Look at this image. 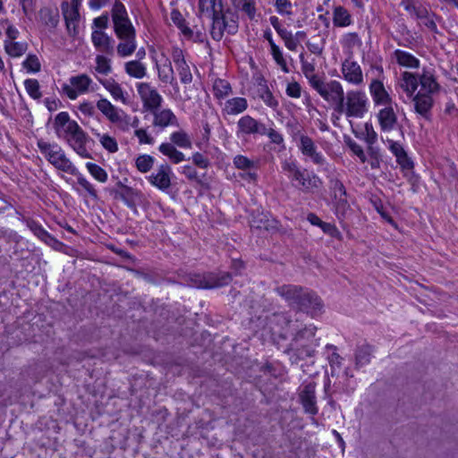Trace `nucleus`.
Returning a JSON list of instances; mask_svg holds the SVG:
<instances>
[{"instance_id":"1","label":"nucleus","mask_w":458,"mask_h":458,"mask_svg":"<svg viewBox=\"0 0 458 458\" xmlns=\"http://www.w3.org/2000/svg\"><path fill=\"white\" fill-rule=\"evenodd\" d=\"M316 331L317 327L311 324L296 330L289 344V351L294 352L300 360L314 356L319 344V339L315 337Z\"/></svg>"},{"instance_id":"2","label":"nucleus","mask_w":458,"mask_h":458,"mask_svg":"<svg viewBox=\"0 0 458 458\" xmlns=\"http://www.w3.org/2000/svg\"><path fill=\"white\" fill-rule=\"evenodd\" d=\"M282 170L287 174L292 184L303 192H311L321 184L318 176L315 174H310L306 170H301L294 160H284Z\"/></svg>"},{"instance_id":"3","label":"nucleus","mask_w":458,"mask_h":458,"mask_svg":"<svg viewBox=\"0 0 458 458\" xmlns=\"http://www.w3.org/2000/svg\"><path fill=\"white\" fill-rule=\"evenodd\" d=\"M369 99L366 93L360 89L348 90L344 95L335 112L344 114L347 118H362L368 112Z\"/></svg>"},{"instance_id":"4","label":"nucleus","mask_w":458,"mask_h":458,"mask_svg":"<svg viewBox=\"0 0 458 458\" xmlns=\"http://www.w3.org/2000/svg\"><path fill=\"white\" fill-rule=\"evenodd\" d=\"M37 145L40 152L55 168L70 174H78V169L66 157L59 145L51 144L43 140H38Z\"/></svg>"},{"instance_id":"5","label":"nucleus","mask_w":458,"mask_h":458,"mask_svg":"<svg viewBox=\"0 0 458 458\" xmlns=\"http://www.w3.org/2000/svg\"><path fill=\"white\" fill-rule=\"evenodd\" d=\"M212 14V28L211 37L216 41H220L225 31L228 34L233 35L238 31V23L233 19V15L229 12H224L223 7L217 8L216 11L211 13Z\"/></svg>"},{"instance_id":"6","label":"nucleus","mask_w":458,"mask_h":458,"mask_svg":"<svg viewBox=\"0 0 458 458\" xmlns=\"http://www.w3.org/2000/svg\"><path fill=\"white\" fill-rule=\"evenodd\" d=\"M316 92L335 109L343 99L344 90L343 85L335 80L327 81L322 77L311 87Z\"/></svg>"},{"instance_id":"7","label":"nucleus","mask_w":458,"mask_h":458,"mask_svg":"<svg viewBox=\"0 0 458 458\" xmlns=\"http://www.w3.org/2000/svg\"><path fill=\"white\" fill-rule=\"evenodd\" d=\"M232 281L228 272L193 274L190 276L189 284L200 289H213L225 286Z\"/></svg>"},{"instance_id":"8","label":"nucleus","mask_w":458,"mask_h":458,"mask_svg":"<svg viewBox=\"0 0 458 458\" xmlns=\"http://www.w3.org/2000/svg\"><path fill=\"white\" fill-rule=\"evenodd\" d=\"M112 20L114 33L118 38L136 36V30L128 17L125 6L122 3L116 2L114 4Z\"/></svg>"},{"instance_id":"9","label":"nucleus","mask_w":458,"mask_h":458,"mask_svg":"<svg viewBox=\"0 0 458 458\" xmlns=\"http://www.w3.org/2000/svg\"><path fill=\"white\" fill-rule=\"evenodd\" d=\"M265 132V123L250 114L242 116L237 122L236 136L238 139L247 140L250 136L264 135Z\"/></svg>"},{"instance_id":"10","label":"nucleus","mask_w":458,"mask_h":458,"mask_svg":"<svg viewBox=\"0 0 458 458\" xmlns=\"http://www.w3.org/2000/svg\"><path fill=\"white\" fill-rule=\"evenodd\" d=\"M137 91L143 104L145 111H155L161 106L163 102L162 96L148 82H140L137 84Z\"/></svg>"},{"instance_id":"11","label":"nucleus","mask_w":458,"mask_h":458,"mask_svg":"<svg viewBox=\"0 0 458 458\" xmlns=\"http://www.w3.org/2000/svg\"><path fill=\"white\" fill-rule=\"evenodd\" d=\"M296 146L306 160L318 166H325L327 164V158L310 136H301V142H298Z\"/></svg>"},{"instance_id":"12","label":"nucleus","mask_w":458,"mask_h":458,"mask_svg":"<svg viewBox=\"0 0 458 458\" xmlns=\"http://www.w3.org/2000/svg\"><path fill=\"white\" fill-rule=\"evenodd\" d=\"M54 126L59 135L63 133V137L66 142L68 139L75 137L83 131L76 121L70 119V115L67 112L57 114L54 121Z\"/></svg>"},{"instance_id":"13","label":"nucleus","mask_w":458,"mask_h":458,"mask_svg":"<svg viewBox=\"0 0 458 458\" xmlns=\"http://www.w3.org/2000/svg\"><path fill=\"white\" fill-rule=\"evenodd\" d=\"M69 81L70 84H64L62 89L72 100L76 99L79 95L88 92L92 83L91 78L85 73L72 76Z\"/></svg>"},{"instance_id":"14","label":"nucleus","mask_w":458,"mask_h":458,"mask_svg":"<svg viewBox=\"0 0 458 458\" xmlns=\"http://www.w3.org/2000/svg\"><path fill=\"white\" fill-rule=\"evenodd\" d=\"M173 171L168 164H162L147 177L148 182L161 191H167L172 184Z\"/></svg>"},{"instance_id":"15","label":"nucleus","mask_w":458,"mask_h":458,"mask_svg":"<svg viewBox=\"0 0 458 458\" xmlns=\"http://www.w3.org/2000/svg\"><path fill=\"white\" fill-rule=\"evenodd\" d=\"M419 85L420 89L418 92L434 96L440 91L441 86L437 81L436 71L432 67H423L419 74Z\"/></svg>"},{"instance_id":"16","label":"nucleus","mask_w":458,"mask_h":458,"mask_svg":"<svg viewBox=\"0 0 458 458\" xmlns=\"http://www.w3.org/2000/svg\"><path fill=\"white\" fill-rule=\"evenodd\" d=\"M171 55L181 82L183 84L191 83L193 76L191 72V68L185 60L182 49L178 47H174L172 48Z\"/></svg>"},{"instance_id":"17","label":"nucleus","mask_w":458,"mask_h":458,"mask_svg":"<svg viewBox=\"0 0 458 458\" xmlns=\"http://www.w3.org/2000/svg\"><path fill=\"white\" fill-rule=\"evenodd\" d=\"M341 72L343 78L353 86H360L364 83L362 69L356 61L345 59L342 63Z\"/></svg>"},{"instance_id":"18","label":"nucleus","mask_w":458,"mask_h":458,"mask_svg":"<svg viewBox=\"0 0 458 458\" xmlns=\"http://www.w3.org/2000/svg\"><path fill=\"white\" fill-rule=\"evenodd\" d=\"M322 308L323 304L320 298L315 293L305 289L295 309L314 317L321 311Z\"/></svg>"},{"instance_id":"19","label":"nucleus","mask_w":458,"mask_h":458,"mask_svg":"<svg viewBox=\"0 0 458 458\" xmlns=\"http://www.w3.org/2000/svg\"><path fill=\"white\" fill-rule=\"evenodd\" d=\"M315 388L316 385L314 383H309L303 386L299 394V399L304 411L312 416L318 414V412Z\"/></svg>"},{"instance_id":"20","label":"nucleus","mask_w":458,"mask_h":458,"mask_svg":"<svg viewBox=\"0 0 458 458\" xmlns=\"http://www.w3.org/2000/svg\"><path fill=\"white\" fill-rule=\"evenodd\" d=\"M369 93L375 106L393 105V99L385 88L382 81L372 79L369 86Z\"/></svg>"},{"instance_id":"21","label":"nucleus","mask_w":458,"mask_h":458,"mask_svg":"<svg viewBox=\"0 0 458 458\" xmlns=\"http://www.w3.org/2000/svg\"><path fill=\"white\" fill-rule=\"evenodd\" d=\"M304 288L295 284H284L275 289L276 293L285 300L288 305L293 309L296 308Z\"/></svg>"},{"instance_id":"22","label":"nucleus","mask_w":458,"mask_h":458,"mask_svg":"<svg viewBox=\"0 0 458 458\" xmlns=\"http://www.w3.org/2000/svg\"><path fill=\"white\" fill-rule=\"evenodd\" d=\"M91 41L98 51L108 55H114V40L103 30H94L91 33Z\"/></svg>"},{"instance_id":"23","label":"nucleus","mask_w":458,"mask_h":458,"mask_svg":"<svg viewBox=\"0 0 458 458\" xmlns=\"http://www.w3.org/2000/svg\"><path fill=\"white\" fill-rule=\"evenodd\" d=\"M114 199H121L131 209L136 210L137 204L140 201L142 193L132 187H123V190L113 191Z\"/></svg>"},{"instance_id":"24","label":"nucleus","mask_w":458,"mask_h":458,"mask_svg":"<svg viewBox=\"0 0 458 458\" xmlns=\"http://www.w3.org/2000/svg\"><path fill=\"white\" fill-rule=\"evenodd\" d=\"M434 96L424 94V92H417L413 95L412 101L414 103V111L425 119H428L431 109L434 106Z\"/></svg>"},{"instance_id":"25","label":"nucleus","mask_w":458,"mask_h":458,"mask_svg":"<svg viewBox=\"0 0 458 458\" xmlns=\"http://www.w3.org/2000/svg\"><path fill=\"white\" fill-rule=\"evenodd\" d=\"M380 128L383 131H390L397 125V115L392 105L385 106L377 114Z\"/></svg>"},{"instance_id":"26","label":"nucleus","mask_w":458,"mask_h":458,"mask_svg":"<svg viewBox=\"0 0 458 458\" xmlns=\"http://www.w3.org/2000/svg\"><path fill=\"white\" fill-rule=\"evenodd\" d=\"M89 140L88 134L82 131L75 137L68 139V145L81 157L92 158L90 152L87 149V143Z\"/></svg>"},{"instance_id":"27","label":"nucleus","mask_w":458,"mask_h":458,"mask_svg":"<svg viewBox=\"0 0 458 458\" xmlns=\"http://www.w3.org/2000/svg\"><path fill=\"white\" fill-rule=\"evenodd\" d=\"M153 116V125L155 127L165 128L169 125H178V120L175 114L170 109H156L150 112Z\"/></svg>"},{"instance_id":"28","label":"nucleus","mask_w":458,"mask_h":458,"mask_svg":"<svg viewBox=\"0 0 458 458\" xmlns=\"http://www.w3.org/2000/svg\"><path fill=\"white\" fill-rule=\"evenodd\" d=\"M256 94L258 98H261L263 102L273 110H276L278 107V101L269 90L265 79L262 77L257 79Z\"/></svg>"},{"instance_id":"29","label":"nucleus","mask_w":458,"mask_h":458,"mask_svg":"<svg viewBox=\"0 0 458 458\" xmlns=\"http://www.w3.org/2000/svg\"><path fill=\"white\" fill-rule=\"evenodd\" d=\"M157 76L163 83L170 84L175 90H178V83L174 77L171 62L166 59L162 64H157Z\"/></svg>"},{"instance_id":"30","label":"nucleus","mask_w":458,"mask_h":458,"mask_svg":"<svg viewBox=\"0 0 458 458\" xmlns=\"http://www.w3.org/2000/svg\"><path fill=\"white\" fill-rule=\"evenodd\" d=\"M399 86L406 93L409 98L415 95L419 87V74L416 75L410 72H403L401 74Z\"/></svg>"},{"instance_id":"31","label":"nucleus","mask_w":458,"mask_h":458,"mask_svg":"<svg viewBox=\"0 0 458 458\" xmlns=\"http://www.w3.org/2000/svg\"><path fill=\"white\" fill-rule=\"evenodd\" d=\"M247 108L248 102L246 98L237 97L226 100L222 111L228 115H236L243 113Z\"/></svg>"},{"instance_id":"32","label":"nucleus","mask_w":458,"mask_h":458,"mask_svg":"<svg viewBox=\"0 0 458 458\" xmlns=\"http://www.w3.org/2000/svg\"><path fill=\"white\" fill-rule=\"evenodd\" d=\"M124 71L130 77L139 80L147 76V67L140 60L126 62L124 64Z\"/></svg>"},{"instance_id":"33","label":"nucleus","mask_w":458,"mask_h":458,"mask_svg":"<svg viewBox=\"0 0 458 458\" xmlns=\"http://www.w3.org/2000/svg\"><path fill=\"white\" fill-rule=\"evenodd\" d=\"M119 39L121 42L116 47L117 55L120 57L131 55L137 48L136 36L120 38Z\"/></svg>"},{"instance_id":"34","label":"nucleus","mask_w":458,"mask_h":458,"mask_svg":"<svg viewBox=\"0 0 458 458\" xmlns=\"http://www.w3.org/2000/svg\"><path fill=\"white\" fill-rule=\"evenodd\" d=\"M394 56L397 62V64L401 66L407 68H419L420 67V60L415 57L413 55L401 50L396 49L394 52Z\"/></svg>"},{"instance_id":"35","label":"nucleus","mask_w":458,"mask_h":458,"mask_svg":"<svg viewBox=\"0 0 458 458\" xmlns=\"http://www.w3.org/2000/svg\"><path fill=\"white\" fill-rule=\"evenodd\" d=\"M400 5L403 6L412 18H423L425 14H427V7L418 0H405L404 2H400Z\"/></svg>"},{"instance_id":"36","label":"nucleus","mask_w":458,"mask_h":458,"mask_svg":"<svg viewBox=\"0 0 458 458\" xmlns=\"http://www.w3.org/2000/svg\"><path fill=\"white\" fill-rule=\"evenodd\" d=\"M373 347L369 344L359 345L355 351V364L357 367H362L370 362L373 353Z\"/></svg>"},{"instance_id":"37","label":"nucleus","mask_w":458,"mask_h":458,"mask_svg":"<svg viewBox=\"0 0 458 458\" xmlns=\"http://www.w3.org/2000/svg\"><path fill=\"white\" fill-rule=\"evenodd\" d=\"M99 82L115 100H121L123 103H126L123 89L114 79L99 80Z\"/></svg>"},{"instance_id":"38","label":"nucleus","mask_w":458,"mask_h":458,"mask_svg":"<svg viewBox=\"0 0 458 458\" xmlns=\"http://www.w3.org/2000/svg\"><path fill=\"white\" fill-rule=\"evenodd\" d=\"M352 21V16L347 9L341 5L334 8L333 23L335 27H347Z\"/></svg>"},{"instance_id":"39","label":"nucleus","mask_w":458,"mask_h":458,"mask_svg":"<svg viewBox=\"0 0 458 458\" xmlns=\"http://www.w3.org/2000/svg\"><path fill=\"white\" fill-rule=\"evenodd\" d=\"M91 132L98 139L99 143L106 151L112 154L118 151V143L114 137L106 133L101 134L95 129H91Z\"/></svg>"},{"instance_id":"40","label":"nucleus","mask_w":458,"mask_h":458,"mask_svg":"<svg viewBox=\"0 0 458 458\" xmlns=\"http://www.w3.org/2000/svg\"><path fill=\"white\" fill-rule=\"evenodd\" d=\"M171 20L186 38H192L193 31L191 28L187 26L186 21L183 18L182 14L180 13V11H178L177 9H174L171 12Z\"/></svg>"},{"instance_id":"41","label":"nucleus","mask_w":458,"mask_h":458,"mask_svg":"<svg viewBox=\"0 0 458 458\" xmlns=\"http://www.w3.org/2000/svg\"><path fill=\"white\" fill-rule=\"evenodd\" d=\"M28 44L13 40H4V50L11 57H20L26 53Z\"/></svg>"},{"instance_id":"42","label":"nucleus","mask_w":458,"mask_h":458,"mask_svg":"<svg viewBox=\"0 0 458 458\" xmlns=\"http://www.w3.org/2000/svg\"><path fill=\"white\" fill-rule=\"evenodd\" d=\"M97 108L107 118L111 123L121 109L115 107L108 99L100 98L97 104Z\"/></svg>"},{"instance_id":"43","label":"nucleus","mask_w":458,"mask_h":458,"mask_svg":"<svg viewBox=\"0 0 458 458\" xmlns=\"http://www.w3.org/2000/svg\"><path fill=\"white\" fill-rule=\"evenodd\" d=\"M63 14L66 22V27L70 30L74 29L79 19V11L77 7L70 6L67 3L62 5Z\"/></svg>"},{"instance_id":"44","label":"nucleus","mask_w":458,"mask_h":458,"mask_svg":"<svg viewBox=\"0 0 458 458\" xmlns=\"http://www.w3.org/2000/svg\"><path fill=\"white\" fill-rule=\"evenodd\" d=\"M171 143L182 148H191V137L184 131H177L170 135Z\"/></svg>"},{"instance_id":"45","label":"nucleus","mask_w":458,"mask_h":458,"mask_svg":"<svg viewBox=\"0 0 458 458\" xmlns=\"http://www.w3.org/2000/svg\"><path fill=\"white\" fill-rule=\"evenodd\" d=\"M214 96L218 99H223L232 93L231 84L223 79H216L213 84Z\"/></svg>"},{"instance_id":"46","label":"nucleus","mask_w":458,"mask_h":458,"mask_svg":"<svg viewBox=\"0 0 458 458\" xmlns=\"http://www.w3.org/2000/svg\"><path fill=\"white\" fill-rule=\"evenodd\" d=\"M271 324L281 327L283 330L296 329V322L292 321L285 313H274Z\"/></svg>"},{"instance_id":"47","label":"nucleus","mask_w":458,"mask_h":458,"mask_svg":"<svg viewBox=\"0 0 458 458\" xmlns=\"http://www.w3.org/2000/svg\"><path fill=\"white\" fill-rule=\"evenodd\" d=\"M250 223V226L256 229H265L267 231L271 227V221L268 219V216L262 212L252 213Z\"/></svg>"},{"instance_id":"48","label":"nucleus","mask_w":458,"mask_h":458,"mask_svg":"<svg viewBox=\"0 0 458 458\" xmlns=\"http://www.w3.org/2000/svg\"><path fill=\"white\" fill-rule=\"evenodd\" d=\"M155 163V158L147 154L140 155L135 159V166L137 170L142 174L149 172Z\"/></svg>"},{"instance_id":"49","label":"nucleus","mask_w":458,"mask_h":458,"mask_svg":"<svg viewBox=\"0 0 458 458\" xmlns=\"http://www.w3.org/2000/svg\"><path fill=\"white\" fill-rule=\"evenodd\" d=\"M40 20L45 25L55 28L59 22V14L57 12H53L48 8L41 9L39 12Z\"/></svg>"},{"instance_id":"50","label":"nucleus","mask_w":458,"mask_h":458,"mask_svg":"<svg viewBox=\"0 0 458 458\" xmlns=\"http://www.w3.org/2000/svg\"><path fill=\"white\" fill-rule=\"evenodd\" d=\"M233 5L246 13L252 20L256 14V7L254 0H232Z\"/></svg>"},{"instance_id":"51","label":"nucleus","mask_w":458,"mask_h":458,"mask_svg":"<svg viewBox=\"0 0 458 458\" xmlns=\"http://www.w3.org/2000/svg\"><path fill=\"white\" fill-rule=\"evenodd\" d=\"M95 71L98 73L107 75L112 72L111 60L103 55L96 56Z\"/></svg>"},{"instance_id":"52","label":"nucleus","mask_w":458,"mask_h":458,"mask_svg":"<svg viewBox=\"0 0 458 458\" xmlns=\"http://www.w3.org/2000/svg\"><path fill=\"white\" fill-rule=\"evenodd\" d=\"M24 87L30 98L38 100L42 98L39 82L36 79H27L24 81Z\"/></svg>"},{"instance_id":"53","label":"nucleus","mask_w":458,"mask_h":458,"mask_svg":"<svg viewBox=\"0 0 458 458\" xmlns=\"http://www.w3.org/2000/svg\"><path fill=\"white\" fill-rule=\"evenodd\" d=\"M270 48L271 55L275 60V62L281 67V69L284 72H289V69L287 67V64L285 59L283 56V53L280 47L274 42V40H270Z\"/></svg>"},{"instance_id":"54","label":"nucleus","mask_w":458,"mask_h":458,"mask_svg":"<svg viewBox=\"0 0 458 458\" xmlns=\"http://www.w3.org/2000/svg\"><path fill=\"white\" fill-rule=\"evenodd\" d=\"M86 167L89 173L98 182H106L108 179L107 173L105 169L94 163H87Z\"/></svg>"},{"instance_id":"55","label":"nucleus","mask_w":458,"mask_h":458,"mask_svg":"<svg viewBox=\"0 0 458 458\" xmlns=\"http://www.w3.org/2000/svg\"><path fill=\"white\" fill-rule=\"evenodd\" d=\"M182 174L190 181L191 182H195L196 183L203 186L205 183H204V176L205 174H203L202 176H200L196 168L191 165H183L182 167Z\"/></svg>"},{"instance_id":"56","label":"nucleus","mask_w":458,"mask_h":458,"mask_svg":"<svg viewBox=\"0 0 458 458\" xmlns=\"http://www.w3.org/2000/svg\"><path fill=\"white\" fill-rule=\"evenodd\" d=\"M301 71L306 79L309 81L310 87H312L322 78L315 73V65L311 63L302 62Z\"/></svg>"},{"instance_id":"57","label":"nucleus","mask_w":458,"mask_h":458,"mask_svg":"<svg viewBox=\"0 0 458 458\" xmlns=\"http://www.w3.org/2000/svg\"><path fill=\"white\" fill-rule=\"evenodd\" d=\"M354 391V386H350L349 385H346L344 381L339 380L338 382H335L334 384V390L332 394H330L328 398V404L333 406L335 403V401L332 398L333 394H351Z\"/></svg>"},{"instance_id":"58","label":"nucleus","mask_w":458,"mask_h":458,"mask_svg":"<svg viewBox=\"0 0 458 458\" xmlns=\"http://www.w3.org/2000/svg\"><path fill=\"white\" fill-rule=\"evenodd\" d=\"M335 199V214L339 219L344 218L347 212L350 210V205L347 201L346 196L336 197Z\"/></svg>"},{"instance_id":"59","label":"nucleus","mask_w":458,"mask_h":458,"mask_svg":"<svg viewBox=\"0 0 458 458\" xmlns=\"http://www.w3.org/2000/svg\"><path fill=\"white\" fill-rule=\"evenodd\" d=\"M111 123L116 124L121 131H127L131 128V116L120 110Z\"/></svg>"},{"instance_id":"60","label":"nucleus","mask_w":458,"mask_h":458,"mask_svg":"<svg viewBox=\"0 0 458 458\" xmlns=\"http://www.w3.org/2000/svg\"><path fill=\"white\" fill-rule=\"evenodd\" d=\"M233 165L240 170H247L257 166V162L243 155L235 156L233 159Z\"/></svg>"},{"instance_id":"61","label":"nucleus","mask_w":458,"mask_h":458,"mask_svg":"<svg viewBox=\"0 0 458 458\" xmlns=\"http://www.w3.org/2000/svg\"><path fill=\"white\" fill-rule=\"evenodd\" d=\"M223 7L222 0H199V10L201 13H211L217 8Z\"/></svg>"},{"instance_id":"62","label":"nucleus","mask_w":458,"mask_h":458,"mask_svg":"<svg viewBox=\"0 0 458 458\" xmlns=\"http://www.w3.org/2000/svg\"><path fill=\"white\" fill-rule=\"evenodd\" d=\"M22 66L28 72H38L41 69L40 62L36 55L30 54L23 61Z\"/></svg>"},{"instance_id":"63","label":"nucleus","mask_w":458,"mask_h":458,"mask_svg":"<svg viewBox=\"0 0 458 458\" xmlns=\"http://www.w3.org/2000/svg\"><path fill=\"white\" fill-rule=\"evenodd\" d=\"M437 18V15L427 8V14H425V17L415 19L420 21L424 26L427 27L431 32L438 33V29L436 22Z\"/></svg>"},{"instance_id":"64","label":"nucleus","mask_w":458,"mask_h":458,"mask_svg":"<svg viewBox=\"0 0 458 458\" xmlns=\"http://www.w3.org/2000/svg\"><path fill=\"white\" fill-rule=\"evenodd\" d=\"M74 175L77 176V182L79 185L81 186L90 197L96 199L98 194L94 186L79 171L78 174Z\"/></svg>"}]
</instances>
